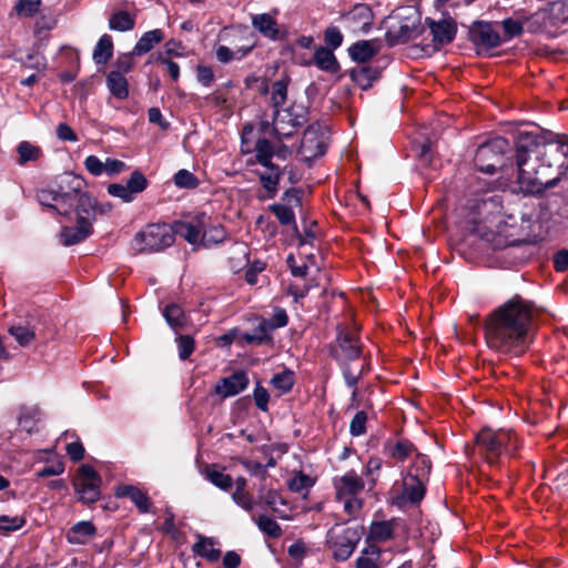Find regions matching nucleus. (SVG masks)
Here are the masks:
<instances>
[{
	"mask_svg": "<svg viewBox=\"0 0 568 568\" xmlns=\"http://www.w3.org/2000/svg\"><path fill=\"white\" fill-rule=\"evenodd\" d=\"M294 383L295 376L291 369H284L283 372L275 374L271 379V384L280 392V394L288 393L293 388Z\"/></svg>",
	"mask_w": 568,
	"mask_h": 568,
	"instance_id": "42",
	"label": "nucleus"
},
{
	"mask_svg": "<svg viewBox=\"0 0 568 568\" xmlns=\"http://www.w3.org/2000/svg\"><path fill=\"white\" fill-rule=\"evenodd\" d=\"M314 64L322 71L335 74L339 71V63L334 54V50L325 47H317L313 57Z\"/></svg>",
	"mask_w": 568,
	"mask_h": 568,
	"instance_id": "23",
	"label": "nucleus"
},
{
	"mask_svg": "<svg viewBox=\"0 0 568 568\" xmlns=\"http://www.w3.org/2000/svg\"><path fill=\"white\" fill-rule=\"evenodd\" d=\"M92 233V225L90 221L78 220V225L74 227H63L60 237L65 246L78 244L84 241Z\"/></svg>",
	"mask_w": 568,
	"mask_h": 568,
	"instance_id": "19",
	"label": "nucleus"
},
{
	"mask_svg": "<svg viewBox=\"0 0 568 568\" xmlns=\"http://www.w3.org/2000/svg\"><path fill=\"white\" fill-rule=\"evenodd\" d=\"M363 535V527L334 525L326 535V544L337 560H346L354 552Z\"/></svg>",
	"mask_w": 568,
	"mask_h": 568,
	"instance_id": "5",
	"label": "nucleus"
},
{
	"mask_svg": "<svg viewBox=\"0 0 568 568\" xmlns=\"http://www.w3.org/2000/svg\"><path fill=\"white\" fill-rule=\"evenodd\" d=\"M257 527L268 537L278 538L282 535L280 525L271 517L262 515L256 520Z\"/></svg>",
	"mask_w": 568,
	"mask_h": 568,
	"instance_id": "50",
	"label": "nucleus"
},
{
	"mask_svg": "<svg viewBox=\"0 0 568 568\" xmlns=\"http://www.w3.org/2000/svg\"><path fill=\"white\" fill-rule=\"evenodd\" d=\"M9 333L17 343L22 346H29L36 339V331L29 324H16L10 326Z\"/></svg>",
	"mask_w": 568,
	"mask_h": 568,
	"instance_id": "38",
	"label": "nucleus"
},
{
	"mask_svg": "<svg viewBox=\"0 0 568 568\" xmlns=\"http://www.w3.org/2000/svg\"><path fill=\"white\" fill-rule=\"evenodd\" d=\"M364 480L354 470H351L335 479L336 498L343 499L344 496H356L364 489Z\"/></svg>",
	"mask_w": 568,
	"mask_h": 568,
	"instance_id": "16",
	"label": "nucleus"
},
{
	"mask_svg": "<svg viewBox=\"0 0 568 568\" xmlns=\"http://www.w3.org/2000/svg\"><path fill=\"white\" fill-rule=\"evenodd\" d=\"M242 341L250 345H262L272 342V335L266 329L265 324L260 321L252 332L242 334Z\"/></svg>",
	"mask_w": 568,
	"mask_h": 568,
	"instance_id": "39",
	"label": "nucleus"
},
{
	"mask_svg": "<svg viewBox=\"0 0 568 568\" xmlns=\"http://www.w3.org/2000/svg\"><path fill=\"white\" fill-rule=\"evenodd\" d=\"M179 357L183 361L187 359L194 351V339L190 335H180L176 337Z\"/></svg>",
	"mask_w": 568,
	"mask_h": 568,
	"instance_id": "56",
	"label": "nucleus"
},
{
	"mask_svg": "<svg viewBox=\"0 0 568 568\" xmlns=\"http://www.w3.org/2000/svg\"><path fill=\"white\" fill-rule=\"evenodd\" d=\"M77 203V215L78 220H87L92 223L97 216V201L90 196L88 193H78V197L75 200Z\"/></svg>",
	"mask_w": 568,
	"mask_h": 568,
	"instance_id": "28",
	"label": "nucleus"
},
{
	"mask_svg": "<svg viewBox=\"0 0 568 568\" xmlns=\"http://www.w3.org/2000/svg\"><path fill=\"white\" fill-rule=\"evenodd\" d=\"M163 316L166 323L170 325V327L175 332L182 329L187 323V318L184 311L180 305L174 303L169 304L164 307Z\"/></svg>",
	"mask_w": 568,
	"mask_h": 568,
	"instance_id": "34",
	"label": "nucleus"
},
{
	"mask_svg": "<svg viewBox=\"0 0 568 568\" xmlns=\"http://www.w3.org/2000/svg\"><path fill=\"white\" fill-rule=\"evenodd\" d=\"M532 318L531 303L515 295L487 318V345L504 354L520 355L530 343Z\"/></svg>",
	"mask_w": 568,
	"mask_h": 568,
	"instance_id": "2",
	"label": "nucleus"
},
{
	"mask_svg": "<svg viewBox=\"0 0 568 568\" xmlns=\"http://www.w3.org/2000/svg\"><path fill=\"white\" fill-rule=\"evenodd\" d=\"M85 169L94 176L104 172L105 165L97 155H89L84 161Z\"/></svg>",
	"mask_w": 568,
	"mask_h": 568,
	"instance_id": "64",
	"label": "nucleus"
},
{
	"mask_svg": "<svg viewBox=\"0 0 568 568\" xmlns=\"http://www.w3.org/2000/svg\"><path fill=\"white\" fill-rule=\"evenodd\" d=\"M252 26L270 40L280 39V30L276 20L268 13L252 16Z\"/></svg>",
	"mask_w": 568,
	"mask_h": 568,
	"instance_id": "25",
	"label": "nucleus"
},
{
	"mask_svg": "<svg viewBox=\"0 0 568 568\" xmlns=\"http://www.w3.org/2000/svg\"><path fill=\"white\" fill-rule=\"evenodd\" d=\"M518 182L532 194L558 184L568 171V140L538 142L531 133H520L516 143Z\"/></svg>",
	"mask_w": 568,
	"mask_h": 568,
	"instance_id": "1",
	"label": "nucleus"
},
{
	"mask_svg": "<svg viewBox=\"0 0 568 568\" xmlns=\"http://www.w3.org/2000/svg\"><path fill=\"white\" fill-rule=\"evenodd\" d=\"M173 244V231L171 224L153 223L138 232L132 242V248L136 253H154L163 251Z\"/></svg>",
	"mask_w": 568,
	"mask_h": 568,
	"instance_id": "4",
	"label": "nucleus"
},
{
	"mask_svg": "<svg viewBox=\"0 0 568 568\" xmlns=\"http://www.w3.org/2000/svg\"><path fill=\"white\" fill-rule=\"evenodd\" d=\"M343 34L341 30L335 26H329L324 31L325 48L336 50L343 43Z\"/></svg>",
	"mask_w": 568,
	"mask_h": 568,
	"instance_id": "52",
	"label": "nucleus"
},
{
	"mask_svg": "<svg viewBox=\"0 0 568 568\" xmlns=\"http://www.w3.org/2000/svg\"><path fill=\"white\" fill-rule=\"evenodd\" d=\"M469 39L477 48L493 49L501 43L500 36L493 24L475 21L469 29Z\"/></svg>",
	"mask_w": 568,
	"mask_h": 568,
	"instance_id": "11",
	"label": "nucleus"
},
{
	"mask_svg": "<svg viewBox=\"0 0 568 568\" xmlns=\"http://www.w3.org/2000/svg\"><path fill=\"white\" fill-rule=\"evenodd\" d=\"M80 477L75 481L79 499L84 504H92L100 498L101 477L90 465L79 468Z\"/></svg>",
	"mask_w": 568,
	"mask_h": 568,
	"instance_id": "9",
	"label": "nucleus"
},
{
	"mask_svg": "<svg viewBox=\"0 0 568 568\" xmlns=\"http://www.w3.org/2000/svg\"><path fill=\"white\" fill-rule=\"evenodd\" d=\"M336 342L337 348L335 349L334 356L337 361L346 364V362H352L361 357L362 348L354 333L341 331Z\"/></svg>",
	"mask_w": 568,
	"mask_h": 568,
	"instance_id": "13",
	"label": "nucleus"
},
{
	"mask_svg": "<svg viewBox=\"0 0 568 568\" xmlns=\"http://www.w3.org/2000/svg\"><path fill=\"white\" fill-rule=\"evenodd\" d=\"M113 55V41L111 36L103 34L92 54V59L97 64H105Z\"/></svg>",
	"mask_w": 568,
	"mask_h": 568,
	"instance_id": "35",
	"label": "nucleus"
},
{
	"mask_svg": "<svg viewBox=\"0 0 568 568\" xmlns=\"http://www.w3.org/2000/svg\"><path fill=\"white\" fill-rule=\"evenodd\" d=\"M26 519L22 516H0V532L14 531L23 527Z\"/></svg>",
	"mask_w": 568,
	"mask_h": 568,
	"instance_id": "57",
	"label": "nucleus"
},
{
	"mask_svg": "<svg viewBox=\"0 0 568 568\" xmlns=\"http://www.w3.org/2000/svg\"><path fill=\"white\" fill-rule=\"evenodd\" d=\"M82 180L78 176L65 175L55 185L54 209L60 215H69L75 204L78 193L81 191Z\"/></svg>",
	"mask_w": 568,
	"mask_h": 568,
	"instance_id": "7",
	"label": "nucleus"
},
{
	"mask_svg": "<svg viewBox=\"0 0 568 568\" xmlns=\"http://www.w3.org/2000/svg\"><path fill=\"white\" fill-rule=\"evenodd\" d=\"M367 414L359 410L355 414L349 424V433L354 437L362 436L366 433Z\"/></svg>",
	"mask_w": 568,
	"mask_h": 568,
	"instance_id": "55",
	"label": "nucleus"
},
{
	"mask_svg": "<svg viewBox=\"0 0 568 568\" xmlns=\"http://www.w3.org/2000/svg\"><path fill=\"white\" fill-rule=\"evenodd\" d=\"M274 154L273 144L267 139H258L255 144V158L256 161L263 165L267 166L273 164L272 158Z\"/></svg>",
	"mask_w": 568,
	"mask_h": 568,
	"instance_id": "43",
	"label": "nucleus"
},
{
	"mask_svg": "<svg viewBox=\"0 0 568 568\" xmlns=\"http://www.w3.org/2000/svg\"><path fill=\"white\" fill-rule=\"evenodd\" d=\"M270 210L282 225H293L294 230L297 231L295 214L292 207L283 204H273L270 206Z\"/></svg>",
	"mask_w": 568,
	"mask_h": 568,
	"instance_id": "45",
	"label": "nucleus"
},
{
	"mask_svg": "<svg viewBox=\"0 0 568 568\" xmlns=\"http://www.w3.org/2000/svg\"><path fill=\"white\" fill-rule=\"evenodd\" d=\"M341 503H343V508L345 513H347L349 516H356L357 513L363 507L362 499L357 498L356 496H344L343 499H338Z\"/></svg>",
	"mask_w": 568,
	"mask_h": 568,
	"instance_id": "61",
	"label": "nucleus"
},
{
	"mask_svg": "<svg viewBox=\"0 0 568 568\" xmlns=\"http://www.w3.org/2000/svg\"><path fill=\"white\" fill-rule=\"evenodd\" d=\"M235 491L233 493L234 501L245 510L253 508L252 497L246 490V479L244 477H237L235 480Z\"/></svg>",
	"mask_w": 568,
	"mask_h": 568,
	"instance_id": "41",
	"label": "nucleus"
},
{
	"mask_svg": "<svg viewBox=\"0 0 568 568\" xmlns=\"http://www.w3.org/2000/svg\"><path fill=\"white\" fill-rule=\"evenodd\" d=\"M426 483L425 480L407 475L404 479L403 497L412 504H418L425 496Z\"/></svg>",
	"mask_w": 568,
	"mask_h": 568,
	"instance_id": "27",
	"label": "nucleus"
},
{
	"mask_svg": "<svg viewBox=\"0 0 568 568\" xmlns=\"http://www.w3.org/2000/svg\"><path fill=\"white\" fill-rule=\"evenodd\" d=\"M209 221L204 222L202 231V244L204 246L222 243L226 237L225 230L221 224H210Z\"/></svg>",
	"mask_w": 568,
	"mask_h": 568,
	"instance_id": "37",
	"label": "nucleus"
},
{
	"mask_svg": "<svg viewBox=\"0 0 568 568\" xmlns=\"http://www.w3.org/2000/svg\"><path fill=\"white\" fill-rule=\"evenodd\" d=\"M426 26L429 28L435 44L444 45L450 43L457 33V24L450 17L439 20L432 18L425 19Z\"/></svg>",
	"mask_w": 568,
	"mask_h": 568,
	"instance_id": "12",
	"label": "nucleus"
},
{
	"mask_svg": "<svg viewBox=\"0 0 568 568\" xmlns=\"http://www.w3.org/2000/svg\"><path fill=\"white\" fill-rule=\"evenodd\" d=\"M206 478L216 487L222 490H229L232 487L233 480L232 477L222 471L211 469L206 473Z\"/></svg>",
	"mask_w": 568,
	"mask_h": 568,
	"instance_id": "54",
	"label": "nucleus"
},
{
	"mask_svg": "<svg viewBox=\"0 0 568 568\" xmlns=\"http://www.w3.org/2000/svg\"><path fill=\"white\" fill-rule=\"evenodd\" d=\"M476 446L479 453L485 456L486 460L494 465L503 452H514L517 449L515 435L511 430H493L491 428H483L476 435Z\"/></svg>",
	"mask_w": 568,
	"mask_h": 568,
	"instance_id": "3",
	"label": "nucleus"
},
{
	"mask_svg": "<svg viewBox=\"0 0 568 568\" xmlns=\"http://www.w3.org/2000/svg\"><path fill=\"white\" fill-rule=\"evenodd\" d=\"M394 520L374 521L371 524L368 538L375 542H383L393 537Z\"/></svg>",
	"mask_w": 568,
	"mask_h": 568,
	"instance_id": "33",
	"label": "nucleus"
},
{
	"mask_svg": "<svg viewBox=\"0 0 568 568\" xmlns=\"http://www.w3.org/2000/svg\"><path fill=\"white\" fill-rule=\"evenodd\" d=\"M163 31L160 29H154L143 33V36L135 43L132 54L143 55L153 49L154 45L160 43L163 40Z\"/></svg>",
	"mask_w": 568,
	"mask_h": 568,
	"instance_id": "30",
	"label": "nucleus"
},
{
	"mask_svg": "<svg viewBox=\"0 0 568 568\" xmlns=\"http://www.w3.org/2000/svg\"><path fill=\"white\" fill-rule=\"evenodd\" d=\"M125 185L135 197L138 193H141L146 189L148 180L142 172L135 170L132 172Z\"/></svg>",
	"mask_w": 568,
	"mask_h": 568,
	"instance_id": "53",
	"label": "nucleus"
},
{
	"mask_svg": "<svg viewBox=\"0 0 568 568\" xmlns=\"http://www.w3.org/2000/svg\"><path fill=\"white\" fill-rule=\"evenodd\" d=\"M174 183L179 187L183 189H195L199 185V179L190 171L187 170H179L174 174Z\"/></svg>",
	"mask_w": 568,
	"mask_h": 568,
	"instance_id": "51",
	"label": "nucleus"
},
{
	"mask_svg": "<svg viewBox=\"0 0 568 568\" xmlns=\"http://www.w3.org/2000/svg\"><path fill=\"white\" fill-rule=\"evenodd\" d=\"M251 49H252V47H247V48H240V49L233 51L225 45H220L216 49V58L220 62L227 63L234 59H236V60L242 59L251 51Z\"/></svg>",
	"mask_w": 568,
	"mask_h": 568,
	"instance_id": "49",
	"label": "nucleus"
},
{
	"mask_svg": "<svg viewBox=\"0 0 568 568\" xmlns=\"http://www.w3.org/2000/svg\"><path fill=\"white\" fill-rule=\"evenodd\" d=\"M344 19L354 29L366 32L373 23V12L368 4L357 3L344 16Z\"/></svg>",
	"mask_w": 568,
	"mask_h": 568,
	"instance_id": "17",
	"label": "nucleus"
},
{
	"mask_svg": "<svg viewBox=\"0 0 568 568\" xmlns=\"http://www.w3.org/2000/svg\"><path fill=\"white\" fill-rule=\"evenodd\" d=\"M326 148L325 129L316 123L305 130L298 153L305 162H312L316 158L322 156L326 152Z\"/></svg>",
	"mask_w": 568,
	"mask_h": 568,
	"instance_id": "8",
	"label": "nucleus"
},
{
	"mask_svg": "<svg viewBox=\"0 0 568 568\" xmlns=\"http://www.w3.org/2000/svg\"><path fill=\"white\" fill-rule=\"evenodd\" d=\"M503 28L505 31V34L508 39H511L514 37H518L523 33L524 28L521 22L518 20H514L511 18L505 19L503 22Z\"/></svg>",
	"mask_w": 568,
	"mask_h": 568,
	"instance_id": "63",
	"label": "nucleus"
},
{
	"mask_svg": "<svg viewBox=\"0 0 568 568\" xmlns=\"http://www.w3.org/2000/svg\"><path fill=\"white\" fill-rule=\"evenodd\" d=\"M210 220L204 213L195 215L191 221H175L171 224L173 231V242L175 236L183 237L187 243L195 245L202 243V231L204 222Z\"/></svg>",
	"mask_w": 568,
	"mask_h": 568,
	"instance_id": "10",
	"label": "nucleus"
},
{
	"mask_svg": "<svg viewBox=\"0 0 568 568\" xmlns=\"http://www.w3.org/2000/svg\"><path fill=\"white\" fill-rule=\"evenodd\" d=\"M416 450L415 446L407 439H400L395 444L388 445L389 455L397 460H405Z\"/></svg>",
	"mask_w": 568,
	"mask_h": 568,
	"instance_id": "44",
	"label": "nucleus"
},
{
	"mask_svg": "<svg viewBox=\"0 0 568 568\" xmlns=\"http://www.w3.org/2000/svg\"><path fill=\"white\" fill-rule=\"evenodd\" d=\"M264 168L265 171L258 173L260 182L262 186L267 191V196L273 197L277 192V185L280 183L282 172L275 164H271Z\"/></svg>",
	"mask_w": 568,
	"mask_h": 568,
	"instance_id": "29",
	"label": "nucleus"
},
{
	"mask_svg": "<svg viewBox=\"0 0 568 568\" xmlns=\"http://www.w3.org/2000/svg\"><path fill=\"white\" fill-rule=\"evenodd\" d=\"M303 114L292 115L290 110H276L273 116V131L278 138H290L293 135L294 130L304 123Z\"/></svg>",
	"mask_w": 568,
	"mask_h": 568,
	"instance_id": "14",
	"label": "nucleus"
},
{
	"mask_svg": "<svg viewBox=\"0 0 568 568\" xmlns=\"http://www.w3.org/2000/svg\"><path fill=\"white\" fill-rule=\"evenodd\" d=\"M432 470V462L428 456L417 453L413 465L409 468L408 475L414 478L428 481Z\"/></svg>",
	"mask_w": 568,
	"mask_h": 568,
	"instance_id": "36",
	"label": "nucleus"
},
{
	"mask_svg": "<svg viewBox=\"0 0 568 568\" xmlns=\"http://www.w3.org/2000/svg\"><path fill=\"white\" fill-rule=\"evenodd\" d=\"M379 45L376 40H359L353 43L348 49V54L353 61L365 63L377 54Z\"/></svg>",
	"mask_w": 568,
	"mask_h": 568,
	"instance_id": "21",
	"label": "nucleus"
},
{
	"mask_svg": "<svg viewBox=\"0 0 568 568\" xmlns=\"http://www.w3.org/2000/svg\"><path fill=\"white\" fill-rule=\"evenodd\" d=\"M508 149V141L496 136L478 146L474 158L475 165L480 172L493 174L503 168V155Z\"/></svg>",
	"mask_w": 568,
	"mask_h": 568,
	"instance_id": "6",
	"label": "nucleus"
},
{
	"mask_svg": "<svg viewBox=\"0 0 568 568\" xmlns=\"http://www.w3.org/2000/svg\"><path fill=\"white\" fill-rule=\"evenodd\" d=\"M106 87L118 99L124 100L129 97L128 81L120 71H111L106 75Z\"/></svg>",
	"mask_w": 568,
	"mask_h": 568,
	"instance_id": "31",
	"label": "nucleus"
},
{
	"mask_svg": "<svg viewBox=\"0 0 568 568\" xmlns=\"http://www.w3.org/2000/svg\"><path fill=\"white\" fill-rule=\"evenodd\" d=\"M97 532L91 521H80L73 525L67 532V539L73 545H84Z\"/></svg>",
	"mask_w": 568,
	"mask_h": 568,
	"instance_id": "26",
	"label": "nucleus"
},
{
	"mask_svg": "<svg viewBox=\"0 0 568 568\" xmlns=\"http://www.w3.org/2000/svg\"><path fill=\"white\" fill-rule=\"evenodd\" d=\"M116 497H128L142 514L150 511L152 503L149 496L140 488L132 485H121L115 490Z\"/></svg>",
	"mask_w": 568,
	"mask_h": 568,
	"instance_id": "20",
	"label": "nucleus"
},
{
	"mask_svg": "<svg viewBox=\"0 0 568 568\" xmlns=\"http://www.w3.org/2000/svg\"><path fill=\"white\" fill-rule=\"evenodd\" d=\"M134 18L126 11L114 12L109 19V28L114 31H129L134 28Z\"/></svg>",
	"mask_w": 568,
	"mask_h": 568,
	"instance_id": "40",
	"label": "nucleus"
},
{
	"mask_svg": "<svg viewBox=\"0 0 568 568\" xmlns=\"http://www.w3.org/2000/svg\"><path fill=\"white\" fill-rule=\"evenodd\" d=\"M313 485V481L310 476L300 471L296 474L290 481L288 487L294 493H302L304 489H307Z\"/></svg>",
	"mask_w": 568,
	"mask_h": 568,
	"instance_id": "58",
	"label": "nucleus"
},
{
	"mask_svg": "<svg viewBox=\"0 0 568 568\" xmlns=\"http://www.w3.org/2000/svg\"><path fill=\"white\" fill-rule=\"evenodd\" d=\"M248 250L243 243H235L229 251L227 263L234 273L241 271L248 264Z\"/></svg>",
	"mask_w": 568,
	"mask_h": 568,
	"instance_id": "32",
	"label": "nucleus"
},
{
	"mask_svg": "<svg viewBox=\"0 0 568 568\" xmlns=\"http://www.w3.org/2000/svg\"><path fill=\"white\" fill-rule=\"evenodd\" d=\"M40 7V0H19L16 6V10L19 16L31 17Z\"/></svg>",
	"mask_w": 568,
	"mask_h": 568,
	"instance_id": "59",
	"label": "nucleus"
},
{
	"mask_svg": "<svg viewBox=\"0 0 568 568\" xmlns=\"http://www.w3.org/2000/svg\"><path fill=\"white\" fill-rule=\"evenodd\" d=\"M108 193L112 196L121 199L123 202H132L134 196L124 184L113 183L108 186Z\"/></svg>",
	"mask_w": 568,
	"mask_h": 568,
	"instance_id": "60",
	"label": "nucleus"
},
{
	"mask_svg": "<svg viewBox=\"0 0 568 568\" xmlns=\"http://www.w3.org/2000/svg\"><path fill=\"white\" fill-rule=\"evenodd\" d=\"M253 396L257 408H260L262 412H266L268 409L270 399L267 389L261 386L260 383H257Z\"/></svg>",
	"mask_w": 568,
	"mask_h": 568,
	"instance_id": "62",
	"label": "nucleus"
},
{
	"mask_svg": "<svg viewBox=\"0 0 568 568\" xmlns=\"http://www.w3.org/2000/svg\"><path fill=\"white\" fill-rule=\"evenodd\" d=\"M248 385V377L245 372L239 371L233 373L231 376L222 378L215 385L216 394L222 397L234 396L244 390Z\"/></svg>",
	"mask_w": 568,
	"mask_h": 568,
	"instance_id": "15",
	"label": "nucleus"
},
{
	"mask_svg": "<svg viewBox=\"0 0 568 568\" xmlns=\"http://www.w3.org/2000/svg\"><path fill=\"white\" fill-rule=\"evenodd\" d=\"M196 538V542L192 546L193 554L206 559L209 562H216L221 558L222 552L215 547V540L202 535H197Z\"/></svg>",
	"mask_w": 568,
	"mask_h": 568,
	"instance_id": "22",
	"label": "nucleus"
},
{
	"mask_svg": "<svg viewBox=\"0 0 568 568\" xmlns=\"http://www.w3.org/2000/svg\"><path fill=\"white\" fill-rule=\"evenodd\" d=\"M287 99V81L278 80L271 85V102L278 110V106L283 105Z\"/></svg>",
	"mask_w": 568,
	"mask_h": 568,
	"instance_id": "47",
	"label": "nucleus"
},
{
	"mask_svg": "<svg viewBox=\"0 0 568 568\" xmlns=\"http://www.w3.org/2000/svg\"><path fill=\"white\" fill-rule=\"evenodd\" d=\"M349 75L361 89L367 90L373 82L379 79L381 70L377 67L361 65L352 69Z\"/></svg>",
	"mask_w": 568,
	"mask_h": 568,
	"instance_id": "24",
	"label": "nucleus"
},
{
	"mask_svg": "<svg viewBox=\"0 0 568 568\" xmlns=\"http://www.w3.org/2000/svg\"><path fill=\"white\" fill-rule=\"evenodd\" d=\"M365 372V366L361 365L357 369L352 368L348 364H344L343 367V376L345 378V383L348 387L353 388L352 399L354 400L357 396L356 385L358 379L363 376Z\"/></svg>",
	"mask_w": 568,
	"mask_h": 568,
	"instance_id": "46",
	"label": "nucleus"
},
{
	"mask_svg": "<svg viewBox=\"0 0 568 568\" xmlns=\"http://www.w3.org/2000/svg\"><path fill=\"white\" fill-rule=\"evenodd\" d=\"M17 159L16 163L19 166L36 165L43 158V150L41 146L31 143L30 141H21L16 148Z\"/></svg>",
	"mask_w": 568,
	"mask_h": 568,
	"instance_id": "18",
	"label": "nucleus"
},
{
	"mask_svg": "<svg viewBox=\"0 0 568 568\" xmlns=\"http://www.w3.org/2000/svg\"><path fill=\"white\" fill-rule=\"evenodd\" d=\"M261 322H262V324H265L266 329L271 334L272 331L286 326L287 322H288V316L284 308L276 307V308H274V312H273V315L271 316V318H268V320L263 318V320H261Z\"/></svg>",
	"mask_w": 568,
	"mask_h": 568,
	"instance_id": "48",
	"label": "nucleus"
}]
</instances>
